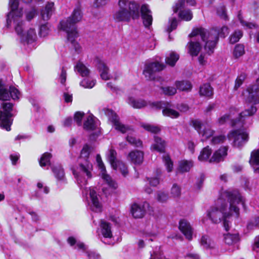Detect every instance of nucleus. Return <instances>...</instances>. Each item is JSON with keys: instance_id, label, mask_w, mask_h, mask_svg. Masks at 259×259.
<instances>
[{"instance_id": "680f3d73", "label": "nucleus", "mask_w": 259, "mask_h": 259, "mask_svg": "<svg viewBox=\"0 0 259 259\" xmlns=\"http://www.w3.org/2000/svg\"><path fill=\"white\" fill-rule=\"evenodd\" d=\"M84 113L81 112H76L74 116V121L77 123V125L80 126L81 125L82 119L84 116Z\"/></svg>"}, {"instance_id": "79ce46f5", "label": "nucleus", "mask_w": 259, "mask_h": 259, "mask_svg": "<svg viewBox=\"0 0 259 259\" xmlns=\"http://www.w3.org/2000/svg\"><path fill=\"white\" fill-rule=\"evenodd\" d=\"M52 157L51 154L46 152L43 154L39 160V164L41 167L50 164V159Z\"/></svg>"}, {"instance_id": "0eeeda50", "label": "nucleus", "mask_w": 259, "mask_h": 259, "mask_svg": "<svg viewBox=\"0 0 259 259\" xmlns=\"http://www.w3.org/2000/svg\"><path fill=\"white\" fill-rule=\"evenodd\" d=\"M14 105L10 102H3L0 108V127L7 131L11 130L14 116Z\"/></svg>"}, {"instance_id": "09e8293b", "label": "nucleus", "mask_w": 259, "mask_h": 259, "mask_svg": "<svg viewBox=\"0 0 259 259\" xmlns=\"http://www.w3.org/2000/svg\"><path fill=\"white\" fill-rule=\"evenodd\" d=\"M242 36V32L240 30H236L230 36V42L232 44L238 42Z\"/></svg>"}, {"instance_id": "f03ea898", "label": "nucleus", "mask_w": 259, "mask_h": 259, "mask_svg": "<svg viewBox=\"0 0 259 259\" xmlns=\"http://www.w3.org/2000/svg\"><path fill=\"white\" fill-rule=\"evenodd\" d=\"M19 0H9V6L11 11L7 14L6 26L10 28L12 23L14 25L15 31L20 37L22 42L32 43L36 38V34L34 29L30 28L26 33H24L25 22L22 20V10L18 9Z\"/></svg>"}, {"instance_id": "5fc2aeb1", "label": "nucleus", "mask_w": 259, "mask_h": 259, "mask_svg": "<svg viewBox=\"0 0 259 259\" xmlns=\"http://www.w3.org/2000/svg\"><path fill=\"white\" fill-rule=\"evenodd\" d=\"M156 199L159 202L164 203L168 200V195L167 193L159 191L157 192Z\"/></svg>"}, {"instance_id": "bf43d9fd", "label": "nucleus", "mask_w": 259, "mask_h": 259, "mask_svg": "<svg viewBox=\"0 0 259 259\" xmlns=\"http://www.w3.org/2000/svg\"><path fill=\"white\" fill-rule=\"evenodd\" d=\"M171 194L174 197H178L181 195V188L176 184H174L171 188Z\"/></svg>"}, {"instance_id": "f257e3e1", "label": "nucleus", "mask_w": 259, "mask_h": 259, "mask_svg": "<svg viewBox=\"0 0 259 259\" xmlns=\"http://www.w3.org/2000/svg\"><path fill=\"white\" fill-rule=\"evenodd\" d=\"M92 151V147L88 144L83 146L78 158V166L73 169V174L76 179L78 184L81 189L83 196L88 199L89 209L95 212H101L102 205L99 201V196L96 191L90 187L85 186L88 179L92 177V164L89 160V155Z\"/></svg>"}, {"instance_id": "5701e85b", "label": "nucleus", "mask_w": 259, "mask_h": 259, "mask_svg": "<svg viewBox=\"0 0 259 259\" xmlns=\"http://www.w3.org/2000/svg\"><path fill=\"white\" fill-rule=\"evenodd\" d=\"M166 143L164 140L157 136H154V143L151 145V149L159 152H164Z\"/></svg>"}, {"instance_id": "c756f323", "label": "nucleus", "mask_w": 259, "mask_h": 259, "mask_svg": "<svg viewBox=\"0 0 259 259\" xmlns=\"http://www.w3.org/2000/svg\"><path fill=\"white\" fill-rule=\"evenodd\" d=\"M193 166V162L191 160H183L179 162L178 170L181 172H188Z\"/></svg>"}, {"instance_id": "9b49d317", "label": "nucleus", "mask_w": 259, "mask_h": 259, "mask_svg": "<svg viewBox=\"0 0 259 259\" xmlns=\"http://www.w3.org/2000/svg\"><path fill=\"white\" fill-rule=\"evenodd\" d=\"M229 140H233V146L240 148L243 146L248 140V134L241 129L234 130L228 135Z\"/></svg>"}, {"instance_id": "a19ab883", "label": "nucleus", "mask_w": 259, "mask_h": 259, "mask_svg": "<svg viewBox=\"0 0 259 259\" xmlns=\"http://www.w3.org/2000/svg\"><path fill=\"white\" fill-rule=\"evenodd\" d=\"M179 59V56L178 54L175 52H171L169 56L166 57L165 62L170 66H174Z\"/></svg>"}, {"instance_id": "052dcab7", "label": "nucleus", "mask_w": 259, "mask_h": 259, "mask_svg": "<svg viewBox=\"0 0 259 259\" xmlns=\"http://www.w3.org/2000/svg\"><path fill=\"white\" fill-rule=\"evenodd\" d=\"M226 140V137L223 135H220L213 137L211 143L213 145L219 144L223 143Z\"/></svg>"}, {"instance_id": "de8ad7c7", "label": "nucleus", "mask_w": 259, "mask_h": 259, "mask_svg": "<svg viewBox=\"0 0 259 259\" xmlns=\"http://www.w3.org/2000/svg\"><path fill=\"white\" fill-rule=\"evenodd\" d=\"M126 139L130 144L136 147H140L142 145V142L141 140L131 135H128Z\"/></svg>"}, {"instance_id": "49530a36", "label": "nucleus", "mask_w": 259, "mask_h": 259, "mask_svg": "<svg viewBox=\"0 0 259 259\" xmlns=\"http://www.w3.org/2000/svg\"><path fill=\"white\" fill-rule=\"evenodd\" d=\"M50 25L47 23L40 25L39 28V35L40 37H45L48 35L50 30Z\"/></svg>"}, {"instance_id": "aec40b11", "label": "nucleus", "mask_w": 259, "mask_h": 259, "mask_svg": "<svg viewBox=\"0 0 259 259\" xmlns=\"http://www.w3.org/2000/svg\"><path fill=\"white\" fill-rule=\"evenodd\" d=\"M95 62L97 68L100 73L101 78L104 80H108L110 78L109 74V68L105 63L99 57H96Z\"/></svg>"}, {"instance_id": "ddd939ff", "label": "nucleus", "mask_w": 259, "mask_h": 259, "mask_svg": "<svg viewBox=\"0 0 259 259\" xmlns=\"http://www.w3.org/2000/svg\"><path fill=\"white\" fill-rule=\"evenodd\" d=\"M102 112L107 116L109 120L112 123L115 128L122 133H125L128 130V127L122 124L119 121V117L113 110L103 108Z\"/></svg>"}, {"instance_id": "4d7b16f0", "label": "nucleus", "mask_w": 259, "mask_h": 259, "mask_svg": "<svg viewBox=\"0 0 259 259\" xmlns=\"http://www.w3.org/2000/svg\"><path fill=\"white\" fill-rule=\"evenodd\" d=\"M163 93L166 95L171 96L175 95L177 92V89L172 87H161Z\"/></svg>"}, {"instance_id": "7c9ffc66", "label": "nucleus", "mask_w": 259, "mask_h": 259, "mask_svg": "<svg viewBox=\"0 0 259 259\" xmlns=\"http://www.w3.org/2000/svg\"><path fill=\"white\" fill-rule=\"evenodd\" d=\"M200 243L201 246L206 249L212 250L215 248V244L214 242L211 241L207 236L204 235L202 236Z\"/></svg>"}, {"instance_id": "1a4fd4ad", "label": "nucleus", "mask_w": 259, "mask_h": 259, "mask_svg": "<svg viewBox=\"0 0 259 259\" xmlns=\"http://www.w3.org/2000/svg\"><path fill=\"white\" fill-rule=\"evenodd\" d=\"M256 111V108L251 105L249 108L241 112L238 118L232 121L233 126H242L243 125L250 124L252 121L251 116Z\"/></svg>"}, {"instance_id": "9d476101", "label": "nucleus", "mask_w": 259, "mask_h": 259, "mask_svg": "<svg viewBox=\"0 0 259 259\" xmlns=\"http://www.w3.org/2000/svg\"><path fill=\"white\" fill-rule=\"evenodd\" d=\"M20 92L14 87L6 85L0 80V100L8 101L11 98L14 100L19 99Z\"/></svg>"}, {"instance_id": "423d86ee", "label": "nucleus", "mask_w": 259, "mask_h": 259, "mask_svg": "<svg viewBox=\"0 0 259 259\" xmlns=\"http://www.w3.org/2000/svg\"><path fill=\"white\" fill-rule=\"evenodd\" d=\"M228 204L226 203H222V199L219 198L216 205L210 207L206 211V215L208 219L213 224H218L223 220L224 227L226 231L229 230V223L227 219L231 214L226 212Z\"/></svg>"}, {"instance_id": "4c0bfd02", "label": "nucleus", "mask_w": 259, "mask_h": 259, "mask_svg": "<svg viewBox=\"0 0 259 259\" xmlns=\"http://www.w3.org/2000/svg\"><path fill=\"white\" fill-rule=\"evenodd\" d=\"M97 126L94 117L92 115H89L83 123V128L86 130H94Z\"/></svg>"}, {"instance_id": "58836bf2", "label": "nucleus", "mask_w": 259, "mask_h": 259, "mask_svg": "<svg viewBox=\"0 0 259 259\" xmlns=\"http://www.w3.org/2000/svg\"><path fill=\"white\" fill-rule=\"evenodd\" d=\"M38 14V11L35 7H31L25 11V18L27 21H30L33 19Z\"/></svg>"}, {"instance_id": "dca6fc26", "label": "nucleus", "mask_w": 259, "mask_h": 259, "mask_svg": "<svg viewBox=\"0 0 259 259\" xmlns=\"http://www.w3.org/2000/svg\"><path fill=\"white\" fill-rule=\"evenodd\" d=\"M96 161L98 164L99 168L102 172V178L108 184L109 187L113 190L116 189L117 187V184L114 181L109 175L105 174L104 172L106 171L105 166L102 161L100 155L97 154L96 156Z\"/></svg>"}, {"instance_id": "f8f14e48", "label": "nucleus", "mask_w": 259, "mask_h": 259, "mask_svg": "<svg viewBox=\"0 0 259 259\" xmlns=\"http://www.w3.org/2000/svg\"><path fill=\"white\" fill-rule=\"evenodd\" d=\"M165 65L158 62L148 63L145 64L143 70V74L148 80H154L156 77V73L162 70Z\"/></svg>"}, {"instance_id": "6e6552de", "label": "nucleus", "mask_w": 259, "mask_h": 259, "mask_svg": "<svg viewBox=\"0 0 259 259\" xmlns=\"http://www.w3.org/2000/svg\"><path fill=\"white\" fill-rule=\"evenodd\" d=\"M221 197L227 199L230 204V211L234 212L238 217L239 214V208L238 205L240 204L245 207L244 200L238 191H225L222 194Z\"/></svg>"}, {"instance_id": "bb28decb", "label": "nucleus", "mask_w": 259, "mask_h": 259, "mask_svg": "<svg viewBox=\"0 0 259 259\" xmlns=\"http://www.w3.org/2000/svg\"><path fill=\"white\" fill-rule=\"evenodd\" d=\"M189 52L192 56H197L201 49L200 43L195 40H191L188 44Z\"/></svg>"}, {"instance_id": "e433bc0d", "label": "nucleus", "mask_w": 259, "mask_h": 259, "mask_svg": "<svg viewBox=\"0 0 259 259\" xmlns=\"http://www.w3.org/2000/svg\"><path fill=\"white\" fill-rule=\"evenodd\" d=\"M74 70L77 71L82 77L87 76L89 75V69L81 62H78L74 66Z\"/></svg>"}, {"instance_id": "0e129e2a", "label": "nucleus", "mask_w": 259, "mask_h": 259, "mask_svg": "<svg viewBox=\"0 0 259 259\" xmlns=\"http://www.w3.org/2000/svg\"><path fill=\"white\" fill-rule=\"evenodd\" d=\"M86 253L89 259H101L99 254L92 251H87Z\"/></svg>"}, {"instance_id": "3c124183", "label": "nucleus", "mask_w": 259, "mask_h": 259, "mask_svg": "<svg viewBox=\"0 0 259 259\" xmlns=\"http://www.w3.org/2000/svg\"><path fill=\"white\" fill-rule=\"evenodd\" d=\"M234 55L236 58H238L244 54V47L243 45H237L234 50Z\"/></svg>"}, {"instance_id": "2eb2a0df", "label": "nucleus", "mask_w": 259, "mask_h": 259, "mask_svg": "<svg viewBox=\"0 0 259 259\" xmlns=\"http://www.w3.org/2000/svg\"><path fill=\"white\" fill-rule=\"evenodd\" d=\"M243 94L247 97L248 102L259 103V77L256 79V83L248 87Z\"/></svg>"}, {"instance_id": "ea45409f", "label": "nucleus", "mask_w": 259, "mask_h": 259, "mask_svg": "<svg viewBox=\"0 0 259 259\" xmlns=\"http://www.w3.org/2000/svg\"><path fill=\"white\" fill-rule=\"evenodd\" d=\"M211 150L209 148V146H206L201 151L198 156V159L202 161L207 160L211 155Z\"/></svg>"}, {"instance_id": "864d4df0", "label": "nucleus", "mask_w": 259, "mask_h": 259, "mask_svg": "<svg viewBox=\"0 0 259 259\" xmlns=\"http://www.w3.org/2000/svg\"><path fill=\"white\" fill-rule=\"evenodd\" d=\"M163 161L166 166L168 172H171L173 169V163L168 155L163 157Z\"/></svg>"}, {"instance_id": "6ab92c4d", "label": "nucleus", "mask_w": 259, "mask_h": 259, "mask_svg": "<svg viewBox=\"0 0 259 259\" xmlns=\"http://www.w3.org/2000/svg\"><path fill=\"white\" fill-rule=\"evenodd\" d=\"M141 13L144 25L146 28H149L152 25L153 18L152 12L149 8V5L147 4L143 5L141 8Z\"/></svg>"}, {"instance_id": "473e14b6", "label": "nucleus", "mask_w": 259, "mask_h": 259, "mask_svg": "<svg viewBox=\"0 0 259 259\" xmlns=\"http://www.w3.org/2000/svg\"><path fill=\"white\" fill-rule=\"evenodd\" d=\"M127 103L135 108H141L147 105L145 101L141 99L137 100L131 97H128Z\"/></svg>"}, {"instance_id": "4468645a", "label": "nucleus", "mask_w": 259, "mask_h": 259, "mask_svg": "<svg viewBox=\"0 0 259 259\" xmlns=\"http://www.w3.org/2000/svg\"><path fill=\"white\" fill-rule=\"evenodd\" d=\"M151 106L156 109H163L162 114L165 116H168L172 118H176L180 115L179 113L170 108V104L167 102H155L152 103Z\"/></svg>"}, {"instance_id": "69168bd1", "label": "nucleus", "mask_w": 259, "mask_h": 259, "mask_svg": "<svg viewBox=\"0 0 259 259\" xmlns=\"http://www.w3.org/2000/svg\"><path fill=\"white\" fill-rule=\"evenodd\" d=\"M147 180L149 184L153 187H156L159 184V178L158 177L148 178Z\"/></svg>"}, {"instance_id": "20e7f679", "label": "nucleus", "mask_w": 259, "mask_h": 259, "mask_svg": "<svg viewBox=\"0 0 259 259\" xmlns=\"http://www.w3.org/2000/svg\"><path fill=\"white\" fill-rule=\"evenodd\" d=\"M82 18V13L79 6H77L73 10L70 16L66 20L60 22V28L65 31L67 34V40L70 42L75 52H81V47L76 41L79 36L76 24L80 22Z\"/></svg>"}, {"instance_id": "4be33fe9", "label": "nucleus", "mask_w": 259, "mask_h": 259, "mask_svg": "<svg viewBox=\"0 0 259 259\" xmlns=\"http://www.w3.org/2000/svg\"><path fill=\"white\" fill-rule=\"evenodd\" d=\"M228 147H223L217 150L209 159L210 162H219L224 160V158L227 155Z\"/></svg>"}, {"instance_id": "6e6d98bb", "label": "nucleus", "mask_w": 259, "mask_h": 259, "mask_svg": "<svg viewBox=\"0 0 259 259\" xmlns=\"http://www.w3.org/2000/svg\"><path fill=\"white\" fill-rule=\"evenodd\" d=\"M218 15L223 19L226 20L228 16L226 14V8L224 6H221L217 8Z\"/></svg>"}, {"instance_id": "b1692460", "label": "nucleus", "mask_w": 259, "mask_h": 259, "mask_svg": "<svg viewBox=\"0 0 259 259\" xmlns=\"http://www.w3.org/2000/svg\"><path fill=\"white\" fill-rule=\"evenodd\" d=\"M101 229V233L105 238H111L112 237L111 227L110 223L106 221L101 220L100 224Z\"/></svg>"}, {"instance_id": "e2e57ef3", "label": "nucleus", "mask_w": 259, "mask_h": 259, "mask_svg": "<svg viewBox=\"0 0 259 259\" xmlns=\"http://www.w3.org/2000/svg\"><path fill=\"white\" fill-rule=\"evenodd\" d=\"M143 127L147 131L150 132L152 133L156 134L160 131L159 127L150 124H145L143 125Z\"/></svg>"}, {"instance_id": "774afa93", "label": "nucleus", "mask_w": 259, "mask_h": 259, "mask_svg": "<svg viewBox=\"0 0 259 259\" xmlns=\"http://www.w3.org/2000/svg\"><path fill=\"white\" fill-rule=\"evenodd\" d=\"M253 250L259 255V235L256 236L254 239Z\"/></svg>"}, {"instance_id": "f704fd0d", "label": "nucleus", "mask_w": 259, "mask_h": 259, "mask_svg": "<svg viewBox=\"0 0 259 259\" xmlns=\"http://www.w3.org/2000/svg\"><path fill=\"white\" fill-rule=\"evenodd\" d=\"M53 171L56 178L58 181H64L65 179V174L63 168L61 165H58L52 167Z\"/></svg>"}, {"instance_id": "8fccbe9b", "label": "nucleus", "mask_w": 259, "mask_h": 259, "mask_svg": "<svg viewBox=\"0 0 259 259\" xmlns=\"http://www.w3.org/2000/svg\"><path fill=\"white\" fill-rule=\"evenodd\" d=\"M246 78V75L244 73H241L237 76L235 80L234 85L235 90H237L238 89V88L242 84Z\"/></svg>"}, {"instance_id": "37998d69", "label": "nucleus", "mask_w": 259, "mask_h": 259, "mask_svg": "<svg viewBox=\"0 0 259 259\" xmlns=\"http://www.w3.org/2000/svg\"><path fill=\"white\" fill-rule=\"evenodd\" d=\"M214 134V131L212 130L208 127H204L199 135L202 137V141L206 140L211 137Z\"/></svg>"}, {"instance_id": "72a5a7b5", "label": "nucleus", "mask_w": 259, "mask_h": 259, "mask_svg": "<svg viewBox=\"0 0 259 259\" xmlns=\"http://www.w3.org/2000/svg\"><path fill=\"white\" fill-rule=\"evenodd\" d=\"M249 162L253 166H257L254 167V171L259 174V150L252 152Z\"/></svg>"}, {"instance_id": "412c9836", "label": "nucleus", "mask_w": 259, "mask_h": 259, "mask_svg": "<svg viewBox=\"0 0 259 259\" xmlns=\"http://www.w3.org/2000/svg\"><path fill=\"white\" fill-rule=\"evenodd\" d=\"M179 229L185 236L186 238L190 240L192 238V228L190 223L186 220H181L179 222Z\"/></svg>"}, {"instance_id": "a878e982", "label": "nucleus", "mask_w": 259, "mask_h": 259, "mask_svg": "<svg viewBox=\"0 0 259 259\" xmlns=\"http://www.w3.org/2000/svg\"><path fill=\"white\" fill-rule=\"evenodd\" d=\"M144 153L138 150L133 151L128 154L131 161L135 164H140L143 160Z\"/></svg>"}, {"instance_id": "c9c22d12", "label": "nucleus", "mask_w": 259, "mask_h": 259, "mask_svg": "<svg viewBox=\"0 0 259 259\" xmlns=\"http://www.w3.org/2000/svg\"><path fill=\"white\" fill-rule=\"evenodd\" d=\"M239 240V235L238 234L228 233L224 234L225 242L229 245H231L237 243Z\"/></svg>"}, {"instance_id": "a18cd8bd", "label": "nucleus", "mask_w": 259, "mask_h": 259, "mask_svg": "<svg viewBox=\"0 0 259 259\" xmlns=\"http://www.w3.org/2000/svg\"><path fill=\"white\" fill-rule=\"evenodd\" d=\"M96 83V80L91 79L89 78L83 79L80 82V85L85 88L91 89L94 87Z\"/></svg>"}, {"instance_id": "c03bdc74", "label": "nucleus", "mask_w": 259, "mask_h": 259, "mask_svg": "<svg viewBox=\"0 0 259 259\" xmlns=\"http://www.w3.org/2000/svg\"><path fill=\"white\" fill-rule=\"evenodd\" d=\"M177 27V20L176 18H172L169 20V24L168 25L166 31L169 33L168 39L171 40L172 38L171 37L169 33L174 30L176 29Z\"/></svg>"}, {"instance_id": "13d9d810", "label": "nucleus", "mask_w": 259, "mask_h": 259, "mask_svg": "<svg viewBox=\"0 0 259 259\" xmlns=\"http://www.w3.org/2000/svg\"><path fill=\"white\" fill-rule=\"evenodd\" d=\"M117 169H119L121 172L122 175L125 177L128 174V170L126 165L122 161H119L117 163Z\"/></svg>"}, {"instance_id": "2f4dec72", "label": "nucleus", "mask_w": 259, "mask_h": 259, "mask_svg": "<svg viewBox=\"0 0 259 259\" xmlns=\"http://www.w3.org/2000/svg\"><path fill=\"white\" fill-rule=\"evenodd\" d=\"M199 95L200 96L210 97L213 95V89L209 83H205L200 87Z\"/></svg>"}, {"instance_id": "a211bd4d", "label": "nucleus", "mask_w": 259, "mask_h": 259, "mask_svg": "<svg viewBox=\"0 0 259 259\" xmlns=\"http://www.w3.org/2000/svg\"><path fill=\"white\" fill-rule=\"evenodd\" d=\"M149 206V203L146 201L143 204L135 203L131 206V213L135 218H142L144 216Z\"/></svg>"}, {"instance_id": "7ed1b4c3", "label": "nucleus", "mask_w": 259, "mask_h": 259, "mask_svg": "<svg viewBox=\"0 0 259 259\" xmlns=\"http://www.w3.org/2000/svg\"><path fill=\"white\" fill-rule=\"evenodd\" d=\"M229 33V28L226 26L222 27H216L210 31L202 28L194 30L189 34L190 37H200L205 42L204 49L208 55L213 52V50L219 40V37L225 38Z\"/></svg>"}, {"instance_id": "cd10ccee", "label": "nucleus", "mask_w": 259, "mask_h": 259, "mask_svg": "<svg viewBox=\"0 0 259 259\" xmlns=\"http://www.w3.org/2000/svg\"><path fill=\"white\" fill-rule=\"evenodd\" d=\"M117 153L114 149H110L107 153V157L111 166L114 169H117V163L118 161L116 158Z\"/></svg>"}, {"instance_id": "338daca9", "label": "nucleus", "mask_w": 259, "mask_h": 259, "mask_svg": "<svg viewBox=\"0 0 259 259\" xmlns=\"http://www.w3.org/2000/svg\"><path fill=\"white\" fill-rule=\"evenodd\" d=\"M192 123L195 129L197 130L199 134L200 132L202 131V125L201 122L198 120H194L192 121Z\"/></svg>"}, {"instance_id": "39448f33", "label": "nucleus", "mask_w": 259, "mask_h": 259, "mask_svg": "<svg viewBox=\"0 0 259 259\" xmlns=\"http://www.w3.org/2000/svg\"><path fill=\"white\" fill-rule=\"evenodd\" d=\"M118 6V10L113 14V18L116 21L128 22L131 18L135 19L139 17V6L135 2H128V0H119Z\"/></svg>"}, {"instance_id": "603ef678", "label": "nucleus", "mask_w": 259, "mask_h": 259, "mask_svg": "<svg viewBox=\"0 0 259 259\" xmlns=\"http://www.w3.org/2000/svg\"><path fill=\"white\" fill-rule=\"evenodd\" d=\"M247 227L248 230L259 228V217L251 219L248 223Z\"/></svg>"}, {"instance_id": "393cba45", "label": "nucleus", "mask_w": 259, "mask_h": 259, "mask_svg": "<svg viewBox=\"0 0 259 259\" xmlns=\"http://www.w3.org/2000/svg\"><path fill=\"white\" fill-rule=\"evenodd\" d=\"M54 4L48 3L46 7L40 12V15L42 19L44 21H48L51 17L54 10Z\"/></svg>"}, {"instance_id": "f3484780", "label": "nucleus", "mask_w": 259, "mask_h": 259, "mask_svg": "<svg viewBox=\"0 0 259 259\" xmlns=\"http://www.w3.org/2000/svg\"><path fill=\"white\" fill-rule=\"evenodd\" d=\"M185 4V0H179L175 7H174V11L176 13L180 10L179 14L180 18L186 21H190L193 17L191 11L190 10H181L182 9L184 8Z\"/></svg>"}, {"instance_id": "c85d7f7f", "label": "nucleus", "mask_w": 259, "mask_h": 259, "mask_svg": "<svg viewBox=\"0 0 259 259\" xmlns=\"http://www.w3.org/2000/svg\"><path fill=\"white\" fill-rule=\"evenodd\" d=\"M175 85L178 90L184 92H190L192 88L191 83L188 80L176 81Z\"/></svg>"}]
</instances>
